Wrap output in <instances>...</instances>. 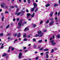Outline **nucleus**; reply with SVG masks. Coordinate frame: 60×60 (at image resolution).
<instances>
[{
  "instance_id": "ddd939ff",
  "label": "nucleus",
  "mask_w": 60,
  "mask_h": 60,
  "mask_svg": "<svg viewBox=\"0 0 60 60\" xmlns=\"http://www.w3.org/2000/svg\"><path fill=\"white\" fill-rule=\"evenodd\" d=\"M35 13H33L32 15H31V17L32 18H33V17H34V16Z\"/></svg>"
},
{
  "instance_id": "393cba45",
  "label": "nucleus",
  "mask_w": 60,
  "mask_h": 60,
  "mask_svg": "<svg viewBox=\"0 0 60 60\" xmlns=\"http://www.w3.org/2000/svg\"><path fill=\"white\" fill-rule=\"evenodd\" d=\"M46 56L47 58H49V56H48V54H46Z\"/></svg>"
},
{
  "instance_id": "e433bc0d",
  "label": "nucleus",
  "mask_w": 60,
  "mask_h": 60,
  "mask_svg": "<svg viewBox=\"0 0 60 60\" xmlns=\"http://www.w3.org/2000/svg\"><path fill=\"white\" fill-rule=\"evenodd\" d=\"M4 47V46H1V47H0L1 49H3Z\"/></svg>"
},
{
  "instance_id": "3c124183",
  "label": "nucleus",
  "mask_w": 60,
  "mask_h": 60,
  "mask_svg": "<svg viewBox=\"0 0 60 60\" xmlns=\"http://www.w3.org/2000/svg\"><path fill=\"white\" fill-rule=\"evenodd\" d=\"M14 48H12L11 49V50L12 51H13V50H14Z\"/></svg>"
},
{
  "instance_id": "9b49d317",
  "label": "nucleus",
  "mask_w": 60,
  "mask_h": 60,
  "mask_svg": "<svg viewBox=\"0 0 60 60\" xmlns=\"http://www.w3.org/2000/svg\"><path fill=\"white\" fill-rule=\"evenodd\" d=\"M32 25L33 26V27H35L36 26V25L35 24H32Z\"/></svg>"
},
{
  "instance_id": "0e129e2a",
  "label": "nucleus",
  "mask_w": 60,
  "mask_h": 60,
  "mask_svg": "<svg viewBox=\"0 0 60 60\" xmlns=\"http://www.w3.org/2000/svg\"><path fill=\"white\" fill-rule=\"evenodd\" d=\"M46 54H48V53H49L48 52H46Z\"/></svg>"
},
{
  "instance_id": "6e6d98bb",
  "label": "nucleus",
  "mask_w": 60,
  "mask_h": 60,
  "mask_svg": "<svg viewBox=\"0 0 60 60\" xmlns=\"http://www.w3.org/2000/svg\"><path fill=\"white\" fill-rule=\"evenodd\" d=\"M55 20H56V19H57V18L55 17Z\"/></svg>"
},
{
  "instance_id": "20e7f679",
  "label": "nucleus",
  "mask_w": 60,
  "mask_h": 60,
  "mask_svg": "<svg viewBox=\"0 0 60 60\" xmlns=\"http://www.w3.org/2000/svg\"><path fill=\"white\" fill-rule=\"evenodd\" d=\"M31 15V14L29 13H27V17H26V19H28L29 17H30V16Z\"/></svg>"
},
{
  "instance_id": "423d86ee",
  "label": "nucleus",
  "mask_w": 60,
  "mask_h": 60,
  "mask_svg": "<svg viewBox=\"0 0 60 60\" xmlns=\"http://www.w3.org/2000/svg\"><path fill=\"white\" fill-rule=\"evenodd\" d=\"M33 5L34 6V8H36V7L37 6V4L36 3H34Z\"/></svg>"
},
{
  "instance_id": "4c0bfd02",
  "label": "nucleus",
  "mask_w": 60,
  "mask_h": 60,
  "mask_svg": "<svg viewBox=\"0 0 60 60\" xmlns=\"http://www.w3.org/2000/svg\"><path fill=\"white\" fill-rule=\"evenodd\" d=\"M50 20H51L52 21H53V20H54V19L53 18H51L50 19Z\"/></svg>"
},
{
  "instance_id": "2f4dec72",
  "label": "nucleus",
  "mask_w": 60,
  "mask_h": 60,
  "mask_svg": "<svg viewBox=\"0 0 60 60\" xmlns=\"http://www.w3.org/2000/svg\"><path fill=\"white\" fill-rule=\"evenodd\" d=\"M27 1L28 3H30V0H27Z\"/></svg>"
},
{
  "instance_id": "f3484780",
  "label": "nucleus",
  "mask_w": 60,
  "mask_h": 60,
  "mask_svg": "<svg viewBox=\"0 0 60 60\" xmlns=\"http://www.w3.org/2000/svg\"><path fill=\"white\" fill-rule=\"evenodd\" d=\"M48 49H45L43 50V51H48Z\"/></svg>"
},
{
  "instance_id": "5fc2aeb1",
  "label": "nucleus",
  "mask_w": 60,
  "mask_h": 60,
  "mask_svg": "<svg viewBox=\"0 0 60 60\" xmlns=\"http://www.w3.org/2000/svg\"><path fill=\"white\" fill-rule=\"evenodd\" d=\"M17 21H19V18H18L17 19Z\"/></svg>"
},
{
  "instance_id": "5701e85b",
  "label": "nucleus",
  "mask_w": 60,
  "mask_h": 60,
  "mask_svg": "<svg viewBox=\"0 0 60 60\" xmlns=\"http://www.w3.org/2000/svg\"><path fill=\"white\" fill-rule=\"evenodd\" d=\"M42 42V40H39L38 41V43H41Z\"/></svg>"
},
{
  "instance_id": "7ed1b4c3",
  "label": "nucleus",
  "mask_w": 60,
  "mask_h": 60,
  "mask_svg": "<svg viewBox=\"0 0 60 60\" xmlns=\"http://www.w3.org/2000/svg\"><path fill=\"white\" fill-rule=\"evenodd\" d=\"M22 20H21L19 22V23L18 24L19 26H20L18 27V28H19L22 25Z\"/></svg>"
},
{
  "instance_id": "39448f33",
  "label": "nucleus",
  "mask_w": 60,
  "mask_h": 60,
  "mask_svg": "<svg viewBox=\"0 0 60 60\" xmlns=\"http://www.w3.org/2000/svg\"><path fill=\"white\" fill-rule=\"evenodd\" d=\"M53 23H54V22L53 21H52L49 24V25L50 26H53Z\"/></svg>"
},
{
  "instance_id": "680f3d73",
  "label": "nucleus",
  "mask_w": 60,
  "mask_h": 60,
  "mask_svg": "<svg viewBox=\"0 0 60 60\" xmlns=\"http://www.w3.org/2000/svg\"><path fill=\"white\" fill-rule=\"evenodd\" d=\"M11 46H10L9 47V49H11Z\"/></svg>"
},
{
  "instance_id": "a18cd8bd",
  "label": "nucleus",
  "mask_w": 60,
  "mask_h": 60,
  "mask_svg": "<svg viewBox=\"0 0 60 60\" xmlns=\"http://www.w3.org/2000/svg\"><path fill=\"white\" fill-rule=\"evenodd\" d=\"M26 11L27 12H29V11H28V10L27 9L26 10Z\"/></svg>"
},
{
  "instance_id": "412c9836",
  "label": "nucleus",
  "mask_w": 60,
  "mask_h": 60,
  "mask_svg": "<svg viewBox=\"0 0 60 60\" xmlns=\"http://www.w3.org/2000/svg\"><path fill=\"white\" fill-rule=\"evenodd\" d=\"M27 39L26 38H25L23 39V41H27Z\"/></svg>"
},
{
  "instance_id": "052dcab7",
  "label": "nucleus",
  "mask_w": 60,
  "mask_h": 60,
  "mask_svg": "<svg viewBox=\"0 0 60 60\" xmlns=\"http://www.w3.org/2000/svg\"><path fill=\"white\" fill-rule=\"evenodd\" d=\"M20 52H22V49H20L19 50Z\"/></svg>"
},
{
  "instance_id": "4d7b16f0",
  "label": "nucleus",
  "mask_w": 60,
  "mask_h": 60,
  "mask_svg": "<svg viewBox=\"0 0 60 60\" xmlns=\"http://www.w3.org/2000/svg\"><path fill=\"white\" fill-rule=\"evenodd\" d=\"M23 49H26V47H24L23 48Z\"/></svg>"
},
{
  "instance_id": "de8ad7c7",
  "label": "nucleus",
  "mask_w": 60,
  "mask_h": 60,
  "mask_svg": "<svg viewBox=\"0 0 60 60\" xmlns=\"http://www.w3.org/2000/svg\"><path fill=\"white\" fill-rule=\"evenodd\" d=\"M27 51V50H25V51L24 52H25V53H26V52Z\"/></svg>"
},
{
  "instance_id": "774afa93",
  "label": "nucleus",
  "mask_w": 60,
  "mask_h": 60,
  "mask_svg": "<svg viewBox=\"0 0 60 60\" xmlns=\"http://www.w3.org/2000/svg\"><path fill=\"white\" fill-rule=\"evenodd\" d=\"M59 4H60V0H59Z\"/></svg>"
},
{
  "instance_id": "09e8293b",
  "label": "nucleus",
  "mask_w": 60,
  "mask_h": 60,
  "mask_svg": "<svg viewBox=\"0 0 60 60\" xmlns=\"http://www.w3.org/2000/svg\"><path fill=\"white\" fill-rule=\"evenodd\" d=\"M5 13H8V12L7 11H5Z\"/></svg>"
},
{
  "instance_id": "49530a36",
  "label": "nucleus",
  "mask_w": 60,
  "mask_h": 60,
  "mask_svg": "<svg viewBox=\"0 0 60 60\" xmlns=\"http://www.w3.org/2000/svg\"><path fill=\"white\" fill-rule=\"evenodd\" d=\"M12 8H14V7H15V6H12L11 7Z\"/></svg>"
},
{
  "instance_id": "4be33fe9",
  "label": "nucleus",
  "mask_w": 60,
  "mask_h": 60,
  "mask_svg": "<svg viewBox=\"0 0 60 60\" xmlns=\"http://www.w3.org/2000/svg\"><path fill=\"white\" fill-rule=\"evenodd\" d=\"M4 17L3 16L1 19V20L2 21H3L4 20Z\"/></svg>"
},
{
  "instance_id": "a878e982",
  "label": "nucleus",
  "mask_w": 60,
  "mask_h": 60,
  "mask_svg": "<svg viewBox=\"0 0 60 60\" xmlns=\"http://www.w3.org/2000/svg\"><path fill=\"white\" fill-rule=\"evenodd\" d=\"M19 8H17L16 10V11L17 12H18L19 11Z\"/></svg>"
},
{
  "instance_id": "6e6552de",
  "label": "nucleus",
  "mask_w": 60,
  "mask_h": 60,
  "mask_svg": "<svg viewBox=\"0 0 60 60\" xmlns=\"http://www.w3.org/2000/svg\"><path fill=\"white\" fill-rule=\"evenodd\" d=\"M21 13L20 12H19L18 13H15V14L17 15V16H19V15Z\"/></svg>"
},
{
  "instance_id": "e2e57ef3",
  "label": "nucleus",
  "mask_w": 60,
  "mask_h": 60,
  "mask_svg": "<svg viewBox=\"0 0 60 60\" xmlns=\"http://www.w3.org/2000/svg\"><path fill=\"white\" fill-rule=\"evenodd\" d=\"M8 58V56H6V59Z\"/></svg>"
},
{
  "instance_id": "a211bd4d",
  "label": "nucleus",
  "mask_w": 60,
  "mask_h": 60,
  "mask_svg": "<svg viewBox=\"0 0 60 60\" xmlns=\"http://www.w3.org/2000/svg\"><path fill=\"white\" fill-rule=\"evenodd\" d=\"M6 56V53H4L2 56L3 57H4V56Z\"/></svg>"
},
{
  "instance_id": "4468645a",
  "label": "nucleus",
  "mask_w": 60,
  "mask_h": 60,
  "mask_svg": "<svg viewBox=\"0 0 60 60\" xmlns=\"http://www.w3.org/2000/svg\"><path fill=\"white\" fill-rule=\"evenodd\" d=\"M20 33H18V35H17V37H20Z\"/></svg>"
},
{
  "instance_id": "bb28decb",
  "label": "nucleus",
  "mask_w": 60,
  "mask_h": 60,
  "mask_svg": "<svg viewBox=\"0 0 60 60\" xmlns=\"http://www.w3.org/2000/svg\"><path fill=\"white\" fill-rule=\"evenodd\" d=\"M17 41H18V39H15V41H14V43H15V42H16Z\"/></svg>"
},
{
  "instance_id": "f704fd0d",
  "label": "nucleus",
  "mask_w": 60,
  "mask_h": 60,
  "mask_svg": "<svg viewBox=\"0 0 60 60\" xmlns=\"http://www.w3.org/2000/svg\"><path fill=\"white\" fill-rule=\"evenodd\" d=\"M60 11H59L58 14V16H59L60 15Z\"/></svg>"
},
{
  "instance_id": "f257e3e1",
  "label": "nucleus",
  "mask_w": 60,
  "mask_h": 60,
  "mask_svg": "<svg viewBox=\"0 0 60 60\" xmlns=\"http://www.w3.org/2000/svg\"><path fill=\"white\" fill-rule=\"evenodd\" d=\"M38 33V34H36L35 36V37H42L43 35V34L41 33V31H39L37 32Z\"/></svg>"
},
{
  "instance_id": "f8f14e48",
  "label": "nucleus",
  "mask_w": 60,
  "mask_h": 60,
  "mask_svg": "<svg viewBox=\"0 0 60 60\" xmlns=\"http://www.w3.org/2000/svg\"><path fill=\"white\" fill-rule=\"evenodd\" d=\"M53 12H52V13L50 14L49 15L50 16L52 17V15H53Z\"/></svg>"
},
{
  "instance_id": "bf43d9fd",
  "label": "nucleus",
  "mask_w": 60,
  "mask_h": 60,
  "mask_svg": "<svg viewBox=\"0 0 60 60\" xmlns=\"http://www.w3.org/2000/svg\"><path fill=\"white\" fill-rule=\"evenodd\" d=\"M45 42H47V39L45 40Z\"/></svg>"
},
{
  "instance_id": "58836bf2",
  "label": "nucleus",
  "mask_w": 60,
  "mask_h": 60,
  "mask_svg": "<svg viewBox=\"0 0 60 60\" xmlns=\"http://www.w3.org/2000/svg\"><path fill=\"white\" fill-rule=\"evenodd\" d=\"M11 34L10 33H9L8 34L7 36H8L9 35H11Z\"/></svg>"
},
{
  "instance_id": "864d4df0",
  "label": "nucleus",
  "mask_w": 60,
  "mask_h": 60,
  "mask_svg": "<svg viewBox=\"0 0 60 60\" xmlns=\"http://www.w3.org/2000/svg\"><path fill=\"white\" fill-rule=\"evenodd\" d=\"M55 14H56V15H57V12H55Z\"/></svg>"
},
{
  "instance_id": "338daca9",
  "label": "nucleus",
  "mask_w": 60,
  "mask_h": 60,
  "mask_svg": "<svg viewBox=\"0 0 60 60\" xmlns=\"http://www.w3.org/2000/svg\"><path fill=\"white\" fill-rule=\"evenodd\" d=\"M24 2H26V0H24Z\"/></svg>"
},
{
  "instance_id": "aec40b11",
  "label": "nucleus",
  "mask_w": 60,
  "mask_h": 60,
  "mask_svg": "<svg viewBox=\"0 0 60 60\" xmlns=\"http://www.w3.org/2000/svg\"><path fill=\"white\" fill-rule=\"evenodd\" d=\"M45 6L46 7H48V6H50V5H49V4H46Z\"/></svg>"
},
{
  "instance_id": "ea45409f",
  "label": "nucleus",
  "mask_w": 60,
  "mask_h": 60,
  "mask_svg": "<svg viewBox=\"0 0 60 60\" xmlns=\"http://www.w3.org/2000/svg\"><path fill=\"white\" fill-rule=\"evenodd\" d=\"M42 22H43V21H41L40 22V24H42Z\"/></svg>"
},
{
  "instance_id": "c9c22d12",
  "label": "nucleus",
  "mask_w": 60,
  "mask_h": 60,
  "mask_svg": "<svg viewBox=\"0 0 60 60\" xmlns=\"http://www.w3.org/2000/svg\"><path fill=\"white\" fill-rule=\"evenodd\" d=\"M33 41H36V39L35 38H34L33 39Z\"/></svg>"
},
{
  "instance_id": "72a5a7b5",
  "label": "nucleus",
  "mask_w": 60,
  "mask_h": 60,
  "mask_svg": "<svg viewBox=\"0 0 60 60\" xmlns=\"http://www.w3.org/2000/svg\"><path fill=\"white\" fill-rule=\"evenodd\" d=\"M53 52H54V49H52L51 51V53H53Z\"/></svg>"
},
{
  "instance_id": "6ab92c4d",
  "label": "nucleus",
  "mask_w": 60,
  "mask_h": 60,
  "mask_svg": "<svg viewBox=\"0 0 60 60\" xmlns=\"http://www.w3.org/2000/svg\"><path fill=\"white\" fill-rule=\"evenodd\" d=\"M26 34L25 33L23 35V37H26Z\"/></svg>"
},
{
  "instance_id": "13d9d810",
  "label": "nucleus",
  "mask_w": 60,
  "mask_h": 60,
  "mask_svg": "<svg viewBox=\"0 0 60 60\" xmlns=\"http://www.w3.org/2000/svg\"><path fill=\"white\" fill-rule=\"evenodd\" d=\"M35 54H37V53H38V52H35Z\"/></svg>"
},
{
  "instance_id": "f03ea898",
  "label": "nucleus",
  "mask_w": 60,
  "mask_h": 60,
  "mask_svg": "<svg viewBox=\"0 0 60 60\" xmlns=\"http://www.w3.org/2000/svg\"><path fill=\"white\" fill-rule=\"evenodd\" d=\"M50 43L52 44V45H55L56 44V43L54 42V40H53L51 41Z\"/></svg>"
},
{
  "instance_id": "0eeeda50",
  "label": "nucleus",
  "mask_w": 60,
  "mask_h": 60,
  "mask_svg": "<svg viewBox=\"0 0 60 60\" xmlns=\"http://www.w3.org/2000/svg\"><path fill=\"white\" fill-rule=\"evenodd\" d=\"M22 55V53H20L19 54V55L18 56L19 58H20L21 57V56Z\"/></svg>"
},
{
  "instance_id": "2eb2a0df",
  "label": "nucleus",
  "mask_w": 60,
  "mask_h": 60,
  "mask_svg": "<svg viewBox=\"0 0 60 60\" xmlns=\"http://www.w3.org/2000/svg\"><path fill=\"white\" fill-rule=\"evenodd\" d=\"M57 37L59 39H60V36L59 35H58L57 36Z\"/></svg>"
},
{
  "instance_id": "1a4fd4ad",
  "label": "nucleus",
  "mask_w": 60,
  "mask_h": 60,
  "mask_svg": "<svg viewBox=\"0 0 60 60\" xmlns=\"http://www.w3.org/2000/svg\"><path fill=\"white\" fill-rule=\"evenodd\" d=\"M26 30H27V31H28V30H29V29L27 27H26L24 29V32H26Z\"/></svg>"
},
{
  "instance_id": "dca6fc26",
  "label": "nucleus",
  "mask_w": 60,
  "mask_h": 60,
  "mask_svg": "<svg viewBox=\"0 0 60 60\" xmlns=\"http://www.w3.org/2000/svg\"><path fill=\"white\" fill-rule=\"evenodd\" d=\"M58 6V4H54V7H56Z\"/></svg>"
},
{
  "instance_id": "37998d69",
  "label": "nucleus",
  "mask_w": 60,
  "mask_h": 60,
  "mask_svg": "<svg viewBox=\"0 0 60 60\" xmlns=\"http://www.w3.org/2000/svg\"><path fill=\"white\" fill-rule=\"evenodd\" d=\"M38 8H36V9L35 11V12H36V11H37V10H38Z\"/></svg>"
},
{
  "instance_id": "473e14b6",
  "label": "nucleus",
  "mask_w": 60,
  "mask_h": 60,
  "mask_svg": "<svg viewBox=\"0 0 60 60\" xmlns=\"http://www.w3.org/2000/svg\"><path fill=\"white\" fill-rule=\"evenodd\" d=\"M17 34L16 33L14 35V36H17Z\"/></svg>"
},
{
  "instance_id": "a19ab883",
  "label": "nucleus",
  "mask_w": 60,
  "mask_h": 60,
  "mask_svg": "<svg viewBox=\"0 0 60 60\" xmlns=\"http://www.w3.org/2000/svg\"><path fill=\"white\" fill-rule=\"evenodd\" d=\"M40 55H43V53H40Z\"/></svg>"
},
{
  "instance_id": "c85d7f7f",
  "label": "nucleus",
  "mask_w": 60,
  "mask_h": 60,
  "mask_svg": "<svg viewBox=\"0 0 60 60\" xmlns=\"http://www.w3.org/2000/svg\"><path fill=\"white\" fill-rule=\"evenodd\" d=\"M43 49V48L42 47L41 48H40L39 49V50H42V49Z\"/></svg>"
},
{
  "instance_id": "c03bdc74",
  "label": "nucleus",
  "mask_w": 60,
  "mask_h": 60,
  "mask_svg": "<svg viewBox=\"0 0 60 60\" xmlns=\"http://www.w3.org/2000/svg\"><path fill=\"white\" fill-rule=\"evenodd\" d=\"M34 49H36V45H34Z\"/></svg>"
},
{
  "instance_id": "cd10ccee",
  "label": "nucleus",
  "mask_w": 60,
  "mask_h": 60,
  "mask_svg": "<svg viewBox=\"0 0 60 60\" xmlns=\"http://www.w3.org/2000/svg\"><path fill=\"white\" fill-rule=\"evenodd\" d=\"M10 26L9 25H8L6 27V28H8Z\"/></svg>"
},
{
  "instance_id": "b1692460",
  "label": "nucleus",
  "mask_w": 60,
  "mask_h": 60,
  "mask_svg": "<svg viewBox=\"0 0 60 60\" xmlns=\"http://www.w3.org/2000/svg\"><path fill=\"white\" fill-rule=\"evenodd\" d=\"M0 6H1V7H3V8H4V6L2 4H0Z\"/></svg>"
},
{
  "instance_id": "c756f323",
  "label": "nucleus",
  "mask_w": 60,
  "mask_h": 60,
  "mask_svg": "<svg viewBox=\"0 0 60 60\" xmlns=\"http://www.w3.org/2000/svg\"><path fill=\"white\" fill-rule=\"evenodd\" d=\"M3 35H4V34H3V33H1L0 34V36H3Z\"/></svg>"
},
{
  "instance_id": "69168bd1",
  "label": "nucleus",
  "mask_w": 60,
  "mask_h": 60,
  "mask_svg": "<svg viewBox=\"0 0 60 60\" xmlns=\"http://www.w3.org/2000/svg\"><path fill=\"white\" fill-rule=\"evenodd\" d=\"M21 12H22V13H24V11H21Z\"/></svg>"
},
{
  "instance_id": "8fccbe9b",
  "label": "nucleus",
  "mask_w": 60,
  "mask_h": 60,
  "mask_svg": "<svg viewBox=\"0 0 60 60\" xmlns=\"http://www.w3.org/2000/svg\"><path fill=\"white\" fill-rule=\"evenodd\" d=\"M39 57H37L36 58V60H38V58Z\"/></svg>"
},
{
  "instance_id": "7c9ffc66",
  "label": "nucleus",
  "mask_w": 60,
  "mask_h": 60,
  "mask_svg": "<svg viewBox=\"0 0 60 60\" xmlns=\"http://www.w3.org/2000/svg\"><path fill=\"white\" fill-rule=\"evenodd\" d=\"M49 20H47L46 22V24H48V23H49Z\"/></svg>"
},
{
  "instance_id": "9d476101",
  "label": "nucleus",
  "mask_w": 60,
  "mask_h": 60,
  "mask_svg": "<svg viewBox=\"0 0 60 60\" xmlns=\"http://www.w3.org/2000/svg\"><path fill=\"white\" fill-rule=\"evenodd\" d=\"M35 8L34 7H33L32 8H31V12H33L34 11V8Z\"/></svg>"
},
{
  "instance_id": "79ce46f5",
  "label": "nucleus",
  "mask_w": 60,
  "mask_h": 60,
  "mask_svg": "<svg viewBox=\"0 0 60 60\" xmlns=\"http://www.w3.org/2000/svg\"><path fill=\"white\" fill-rule=\"evenodd\" d=\"M43 31L44 32H46V31H47V30H43Z\"/></svg>"
},
{
  "instance_id": "603ef678",
  "label": "nucleus",
  "mask_w": 60,
  "mask_h": 60,
  "mask_svg": "<svg viewBox=\"0 0 60 60\" xmlns=\"http://www.w3.org/2000/svg\"><path fill=\"white\" fill-rule=\"evenodd\" d=\"M27 37L28 38H30V35H28L27 36Z\"/></svg>"
}]
</instances>
